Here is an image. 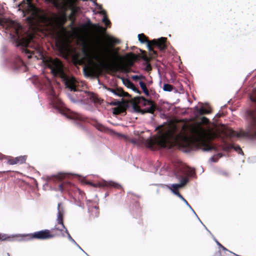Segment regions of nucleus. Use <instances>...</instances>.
Masks as SVG:
<instances>
[{"label": "nucleus", "instance_id": "f8f14e48", "mask_svg": "<svg viewBox=\"0 0 256 256\" xmlns=\"http://www.w3.org/2000/svg\"><path fill=\"white\" fill-rule=\"evenodd\" d=\"M167 38H166L162 37L160 38L148 41V42L152 46L158 48L160 51H164L167 48L166 44Z\"/></svg>", "mask_w": 256, "mask_h": 256}, {"label": "nucleus", "instance_id": "0eeeda50", "mask_svg": "<svg viewBox=\"0 0 256 256\" xmlns=\"http://www.w3.org/2000/svg\"><path fill=\"white\" fill-rule=\"evenodd\" d=\"M193 140L197 143L204 144L206 136V132L200 124L192 126L190 129Z\"/></svg>", "mask_w": 256, "mask_h": 256}, {"label": "nucleus", "instance_id": "f257e3e1", "mask_svg": "<svg viewBox=\"0 0 256 256\" xmlns=\"http://www.w3.org/2000/svg\"><path fill=\"white\" fill-rule=\"evenodd\" d=\"M84 56L87 58H94L100 62L98 64L92 62L84 68V74L86 76H98L102 72V68H106L112 71L120 70L124 72H130V68L134 64V59L136 57L132 52L126 54L125 58L126 62L121 63L124 58L120 56L118 52L110 48L108 44L104 43L102 44L100 41L97 42L92 52H90L86 48L82 50Z\"/></svg>", "mask_w": 256, "mask_h": 256}, {"label": "nucleus", "instance_id": "8fccbe9b", "mask_svg": "<svg viewBox=\"0 0 256 256\" xmlns=\"http://www.w3.org/2000/svg\"><path fill=\"white\" fill-rule=\"evenodd\" d=\"M27 19H28V20H32V18H30V17H28V18H27Z\"/></svg>", "mask_w": 256, "mask_h": 256}, {"label": "nucleus", "instance_id": "de8ad7c7", "mask_svg": "<svg viewBox=\"0 0 256 256\" xmlns=\"http://www.w3.org/2000/svg\"><path fill=\"white\" fill-rule=\"evenodd\" d=\"M90 0L92 2L94 3V4L97 3L96 0Z\"/></svg>", "mask_w": 256, "mask_h": 256}, {"label": "nucleus", "instance_id": "c85d7f7f", "mask_svg": "<svg viewBox=\"0 0 256 256\" xmlns=\"http://www.w3.org/2000/svg\"><path fill=\"white\" fill-rule=\"evenodd\" d=\"M139 84L144 94L147 96H149V92L146 84L142 81H140Z\"/></svg>", "mask_w": 256, "mask_h": 256}, {"label": "nucleus", "instance_id": "c03bdc74", "mask_svg": "<svg viewBox=\"0 0 256 256\" xmlns=\"http://www.w3.org/2000/svg\"><path fill=\"white\" fill-rule=\"evenodd\" d=\"M64 232L66 233V234H67V235H68V238H69L70 240H72V242H74V240L72 238V236H71L70 235V233L68 232V230H67V228H66V230H65Z\"/></svg>", "mask_w": 256, "mask_h": 256}, {"label": "nucleus", "instance_id": "7ed1b4c3", "mask_svg": "<svg viewBox=\"0 0 256 256\" xmlns=\"http://www.w3.org/2000/svg\"><path fill=\"white\" fill-rule=\"evenodd\" d=\"M161 130L159 131L158 137H150L144 140V143L146 146L152 150H156L160 148H168L170 149L174 147L172 140L174 137V130L168 129L166 130H162V126H159Z\"/></svg>", "mask_w": 256, "mask_h": 256}, {"label": "nucleus", "instance_id": "4c0bfd02", "mask_svg": "<svg viewBox=\"0 0 256 256\" xmlns=\"http://www.w3.org/2000/svg\"><path fill=\"white\" fill-rule=\"evenodd\" d=\"M102 22L104 23L105 25L106 26H108L109 25H110L111 24L110 20L107 18L106 15H105V16H104V18L102 20Z\"/></svg>", "mask_w": 256, "mask_h": 256}, {"label": "nucleus", "instance_id": "2f4dec72", "mask_svg": "<svg viewBox=\"0 0 256 256\" xmlns=\"http://www.w3.org/2000/svg\"><path fill=\"white\" fill-rule=\"evenodd\" d=\"M95 127L97 130L100 132H105L106 130V127L99 123H96L95 124Z\"/></svg>", "mask_w": 256, "mask_h": 256}, {"label": "nucleus", "instance_id": "58836bf2", "mask_svg": "<svg viewBox=\"0 0 256 256\" xmlns=\"http://www.w3.org/2000/svg\"><path fill=\"white\" fill-rule=\"evenodd\" d=\"M230 146L232 148L234 149L238 153H240V152H242V148L238 146H235L234 145L232 144V145H230Z\"/></svg>", "mask_w": 256, "mask_h": 256}, {"label": "nucleus", "instance_id": "5701e85b", "mask_svg": "<svg viewBox=\"0 0 256 256\" xmlns=\"http://www.w3.org/2000/svg\"><path fill=\"white\" fill-rule=\"evenodd\" d=\"M196 110L200 115H203L205 114H210L212 112V108L208 107V108H204L203 107L198 108V107L196 108Z\"/></svg>", "mask_w": 256, "mask_h": 256}, {"label": "nucleus", "instance_id": "79ce46f5", "mask_svg": "<svg viewBox=\"0 0 256 256\" xmlns=\"http://www.w3.org/2000/svg\"><path fill=\"white\" fill-rule=\"evenodd\" d=\"M152 70V67L150 64H148L145 68V70L148 72H150Z\"/></svg>", "mask_w": 256, "mask_h": 256}, {"label": "nucleus", "instance_id": "72a5a7b5", "mask_svg": "<svg viewBox=\"0 0 256 256\" xmlns=\"http://www.w3.org/2000/svg\"><path fill=\"white\" fill-rule=\"evenodd\" d=\"M188 178L186 177H182L180 180V183L178 184L182 188L188 182Z\"/></svg>", "mask_w": 256, "mask_h": 256}, {"label": "nucleus", "instance_id": "4468645a", "mask_svg": "<svg viewBox=\"0 0 256 256\" xmlns=\"http://www.w3.org/2000/svg\"><path fill=\"white\" fill-rule=\"evenodd\" d=\"M26 8L24 12L27 14H30L32 16L36 14L38 12V8L32 2V0H26Z\"/></svg>", "mask_w": 256, "mask_h": 256}, {"label": "nucleus", "instance_id": "20e7f679", "mask_svg": "<svg viewBox=\"0 0 256 256\" xmlns=\"http://www.w3.org/2000/svg\"><path fill=\"white\" fill-rule=\"evenodd\" d=\"M48 66L55 76L60 77L66 87L71 91H78L77 82L74 77L70 78L64 71L62 62L58 58H50L47 62Z\"/></svg>", "mask_w": 256, "mask_h": 256}, {"label": "nucleus", "instance_id": "9d476101", "mask_svg": "<svg viewBox=\"0 0 256 256\" xmlns=\"http://www.w3.org/2000/svg\"><path fill=\"white\" fill-rule=\"evenodd\" d=\"M138 102H140L141 101L144 102V105L149 106L150 107L144 110H141L140 112L142 114L150 113L154 114L156 110V106L154 102L151 100H148L143 96L138 97L137 98Z\"/></svg>", "mask_w": 256, "mask_h": 256}, {"label": "nucleus", "instance_id": "f03ea898", "mask_svg": "<svg viewBox=\"0 0 256 256\" xmlns=\"http://www.w3.org/2000/svg\"><path fill=\"white\" fill-rule=\"evenodd\" d=\"M250 98L251 101L255 104L256 108L248 110L246 112V120L248 122L246 130H242L237 132L232 128H227L222 131L226 137H246L250 138H256V89L253 90L252 94L250 96Z\"/></svg>", "mask_w": 256, "mask_h": 256}, {"label": "nucleus", "instance_id": "dca6fc26", "mask_svg": "<svg viewBox=\"0 0 256 256\" xmlns=\"http://www.w3.org/2000/svg\"><path fill=\"white\" fill-rule=\"evenodd\" d=\"M61 206H62L61 203L58 204V217H57L56 220H57L58 224L61 225V226L62 228H65V226L64 224V221H63L64 214V208Z\"/></svg>", "mask_w": 256, "mask_h": 256}, {"label": "nucleus", "instance_id": "473e14b6", "mask_svg": "<svg viewBox=\"0 0 256 256\" xmlns=\"http://www.w3.org/2000/svg\"><path fill=\"white\" fill-rule=\"evenodd\" d=\"M66 175V174H65L60 173V174H58L57 175L54 176V177L56 180H61L65 178Z\"/></svg>", "mask_w": 256, "mask_h": 256}, {"label": "nucleus", "instance_id": "6ab92c4d", "mask_svg": "<svg viewBox=\"0 0 256 256\" xmlns=\"http://www.w3.org/2000/svg\"><path fill=\"white\" fill-rule=\"evenodd\" d=\"M110 104L112 106H118L114 108V114H120L126 112V108L122 106L119 101L112 102Z\"/></svg>", "mask_w": 256, "mask_h": 256}, {"label": "nucleus", "instance_id": "aec40b11", "mask_svg": "<svg viewBox=\"0 0 256 256\" xmlns=\"http://www.w3.org/2000/svg\"><path fill=\"white\" fill-rule=\"evenodd\" d=\"M180 175L188 174L190 176H192L194 174V170L188 166H182L178 168Z\"/></svg>", "mask_w": 256, "mask_h": 256}, {"label": "nucleus", "instance_id": "f704fd0d", "mask_svg": "<svg viewBox=\"0 0 256 256\" xmlns=\"http://www.w3.org/2000/svg\"><path fill=\"white\" fill-rule=\"evenodd\" d=\"M94 5L96 6L98 9L101 10V11L99 12L100 14H101L104 15H106V12L104 10H102V5L98 4V3H96Z\"/></svg>", "mask_w": 256, "mask_h": 256}, {"label": "nucleus", "instance_id": "864d4df0", "mask_svg": "<svg viewBox=\"0 0 256 256\" xmlns=\"http://www.w3.org/2000/svg\"><path fill=\"white\" fill-rule=\"evenodd\" d=\"M2 172H0V173H2Z\"/></svg>", "mask_w": 256, "mask_h": 256}, {"label": "nucleus", "instance_id": "c756f323", "mask_svg": "<svg viewBox=\"0 0 256 256\" xmlns=\"http://www.w3.org/2000/svg\"><path fill=\"white\" fill-rule=\"evenodd\" d=\"M174 89V86L168 84H164L163 86V90L166 92H171Z\"/></svg>", "mask_w": 256, "mask_h": 256}, {"label": "nucleus", "instance_id": "a211bd4d", "mask_svg": "<svg viewBox=\"0 0 256 256\" xmlns=\"http://www.w3.org/2000/svg\"><path fill=\"white\" fill-rule=\"evenodd\" d=\"M108 90L117 96L122 97H128L130 96L128 93L124 92L123 89L121 88H108Z\"/></svg>", "mask_w": 256, "mask_h": 256}, {"label": "nucleus", "instance_id": "3c124183", "mask_svg": "<svg viewBox=\"0 0 256 256\" xmlns=\"http://www.w3.org/2000/svg\"><path fill=\"white\" fill-rule=\"evenodd\" d=\"M28 58H31V56H28Z\"/></svg>", "mask_w": 256, "mask_h": 256}, {"label": "nucleus", "instance_id": "1a4fd4ad", "mask_svg": "<svg viewBox=\"0 0 256 256\" xmlns=\"http://www.w3.org/2000/svg\"><path fill=\"white\" fill-rule=\"evenodd\" d=\"M56 46L59 52L63 56L66 55L70 52V43L64 38H58L56 40Z\"/></svg>", "mask_w": 256, "mask_h": 256}, {"label": "nucleus", "instance_id": "4be33fe9", "mask_svg": "<svg viewBox=\"0 0 256 256\" xmlns=\"http://www.w3.org/2000/svg\"><path fill=\"white\" fill-rule=\"evenodd\" d=\"M16 236H8L6 234H3L0 233V241H14L15 240Z\"/></svg>", "mask_w": 256, "mask_h": 256}, {"label": "nucleus", "instance_id": "c9c22d12", "mask_svg": "<svg viewBox=\"0 0 256 256\" xmlns=\"http://www.w3.org/2000/svg\"><path fill=\"white\" fill-rule=\"evenodd\" d=\"M72 118L78 120H84V118L78 114H74V116L72 117Z\"/></svg>", "mask_w": 256, "mask_h": 256}, {"label": "nucleus", "instance_id": "2eb2a0df", "mask_svg": "<svg viewBox=\"0 0 256 256\" xmlns=\"http://www.w3.org/2000/svg\"><path fill=\"white\" fill-rule=\"evenodd\" d=\"M98 186L100 188H114L116 189L120 190L122 188L121 186L118 184L114 182L110 181H103L100 182L98 184Z\"/></svg>", "mask_w": 256, "mask_h": 256}, {"label": "nucleus", "instance_id": "a19ab883", "mask_svg": "<svg viewBox=\"0 0 256 256\" xmlns=\"http://www.w3.org/2000/svg\"><path fill=\"white\" fill-rule=\"evenodd\" d=\"M201 122L203 124H208L210 122L209 120L205 116H202L200 118Z\"/></svg>", "mask_w": 256, "mask_h": 256}, {"label": "nucleus", "instance_id": "49530a36", "mask_svg": "<svg viewBox=\"0 0 256 256\" xmlns=\"http://www.w3.org/2000/svg\"><path fill=\"white\" fill-rule=\"evenodd\" d=\"M94 208L97 211V212L98 213V206H94Z\"/></svg>", "mask_w": 256, "mask_h": 256}, {"label": "nucleus", "instance_id": "e433bc0d", "mask_svg": "<svg viewBox=\"0 0 256 256\" xmlns=\"http://www.w3.org/2000/svg\"><path fill=\"white\" fill-rule=\"evenodd\" d=\"M132 78L133 79V80L137 81L138 80L145 79V76H142V75H140V76L136 75V76H132Z\"/></svg>", "mask_w": 256, "mask_h": 256}, {"label": "nucleus", "instance_id": "39448f33", "mask_svg": "<svg viewBox=\"0 0 256 256\" xmlns=\"http://www.w3.org/2000/svg\"><path fill=\"white\" fill-rule=\"evenodd\" d=\"M82 27L86 30L95 31L104 34L106 40L110 44H114L120 42L119 40L106 34V28L100 26L98 24H92L90 19L88 20L87 22L82 25Z\"/></svg>", "mask_w": 256, "mask_h": 256}, {"label": "nucleus", "instance_id": "ea45409f", "mask_svg": "<svg viewBox=\"0 0 256 256\" xmlns=\"http://www.w3.org/2000/svg\"><path fill=\"white\" fill-rule=\"evenodd\" d=\"M68 19L72 20V24L76 20V16L72 12H70V15L68 16Z\"/></svg>", "mask_w": 256, "mask_h": 256}, {"label": "nucleus", "instance_id": "37998d69", "mask_svg": "<svg viewBox=\"0 0 256 256\" xmlns=\"http://www.w3.org/2000/svg\"><path fill=\"white\" fill-rule=\"evenodd\" d=\"M178 196L180 198H181L186 204V205L190 206L188 202L186 201V200L183 197V196L180 194H179V195Z\"/></svg>", "mask_w": 256, "mask_h": 256}, {"label": "nucleus", "instance_id": "7c9ffc66", "mask_svg": "<svg viewBox=\"0 0 256 256\" xmlns=\"http://www.w3.org/2000/svg\"><path fill=\"white\" fill-rule=\"evenodd\" d=\"M124 137L126 140L129 142H130L134 144H138V140L136 138H130L128 136H124Z\"/></svg>", "mask_w": 256, "mask_h": 256}, {"label": "nucleus", "instance_id": "f3484780", "mask_svg": "<svg viewBox=\"0 0 256 256\" xmlns=\"http://www.w3.org/2000/svg\"><path fill=\"white\" fill-rule=\"evenodd\" d=\"M66 228H62L61 226H58V224L56 225L54 228L50 230V235L52 236V238L55 237L59 236L61 234L64 236L63 232L65 230Z\"/></svg>", "mask_w": 256, "mask_h": 256}, {"label": "nucleus", "instance_id": "393cba45", "mask_svg": "<svg viewBox=\"0 0 256 256\" xmlns=\"http://www.w3.org/2000/svg\"><path fill=\"white\" fill-rule=\"evenodd\" d=\"M70 185L69 182H62L59 184L58 190L62 192L65 190H68Z\"/></svg>", "mask_w": 256, "mask_h": 256}, {"label": "nucleus", "instance_id": "a18cd8bd", "mask_svg": "<svg viewBox=\"0 0 256 256\" xmlns=\"http://www.w3.org/2000/svg\"><path fill=\"white\" fill-rule=\"evenodd\" d=\"M8 156H6L0 153V160H2L3 159H8Z\"/></svg>", "mask_w": 256, "mask_h": 256}, {"label": "nucleus", "instance_id": "6e6552de", "mask_svg": "<svg viewBox=\"0 0 256 256\" xmlns=\"http://www.w3.org/2000/svg\"><path fill=\"white\" fill-rule=\"evenodd\" d=\"M26 236L28 240L32 239L44 240L52 238V236L50 235V230L46 229L28 234Z\"/></svg>", "mask_w": 256, "mask_h": 256}, {"label": "nucleus", "instance_id": "9b49d317", "mask_svg": "<svg viewBox=\"0 0 256 256\" xmlns=\"http://www.w3.org/2000/svg\"><path fill=\"white\" fill-rule=\"evenodd\" d=\"M176 140L180 147L190 148L192 146V140L186 134H178L176 136Z\"/></svg>", "mask_w": 256, "mask_h": 256}, {"label": "nucleus", "instance_id": "a878e982", "mask_svg": "<svg viewBox=\"0 0 256 256\" xmlns=\"http://www.w3.org/2000/svg\"><path fill=\"white\" fill-rule=\"evenodd\" d=\"M67 20V16L64 11V12L58 18V21L63 26Z\"/></svg>", "mask_w": 256, "mask_h": 256}, {"label": "nucleus", "instance_id": "bb28decb", "mask_svg": "<svg viewBox=\"0 0 256 256\" xmlns=\"http://www.w3.org/2000/svg\"><path fill=\"white\" fill-rule=\"evenodd\" d=\"M153 46L152 44L148 42V49L150 52V54H152V58H155L158 56L157 52L154 50L153 48Z\"/></svg>", "mask_w": 256, "mask_h": 256}, {"label": "nucleus", "instance_id": "b1692460", "mask_svg": "<svg viewBox=\"0 0 256 256\" xmlns=\"http://www.w3.org/2000/svg\"><path fill=\"white\" fill-rule=\"evenodd\" d=\"M166 186L176 196H178L180 194L178 188L181 187L178 184H172L171 186Z\"/></svg>", "mask_w": 256, "mask_h": 256}, {"label": "nucleus", "instance_id": "412c9836", "mask_svg": "<svg viewBox=\"0 0 256 256\" xmlns=\"http://www.w3.org/2000/svg\"><path fill=\"white\" fill-rule=\"evenodd\" d=\"M124 84L128 88L132 89L134 92L139 94L141 93L140 91L135 86L134 84L130 80L126 79Z\"/></svg>", "mask_w": 256, "mask_h": 256}, {"label": "nucleus", "instance_id": "cd10ccee", "mask_svg": "<svg viewBox=\"0 0 256 256\" xmlns=\"http://www.w3.org/2000/svg\"><path fill=\"white\" fill-rule=\"evenodd\" d=\"M138 40L142 43L147 42V44H148V42L150 41L148 38L144 34H138Z\"/></svg>", "mask_w": 256, "mask_h": 256}, {"label": "nucleus", "instance_id": "09e8293b", "mask_svg": "<svg viewBox=\"0 0 256 256\" xmlns=\"http://www.w3.org/2000/svg\"><path fill=\"white\" fill-rule=\"evenodd\" d=\"M20 64H21L22 65H23V64H24V62H23L21 60H20Z\"/></svg>", "mask_w": 256, "mask_h": 256}, {"label": "nucleus", "instance_id": "603ef678", "mask_svg": "<svg viewBox=\"0 0 256 256\" xmlns=\"http://www.w3.org/2000/svg\"><path fill=\"white\" fill-rule=\"evenodd\" d=\"M82 1H86L87 0H82Z\"/></svg>", "mask_w": 256, "mask_h": 256}, {"label": "nucleus", "instance_id": "423d86ee", "mask_svg": "<svg viewBox=\"0 0 256 256\" xmlns=\"http://www.w3.org/2000/svg\"><path fill=\"white\" fill-rule=\"evenodd\" d=\"M46 2L52 3L56 8L66 11L67 9L71 10V12L76 15L79 8L74 6L77 0H45Z\"/></svg>", "mask_w": 256, "mask_h": 256}, {"label": "nucleus", "instance_id": "ddd939ff", "mask_svg": "<svg viewBox=\"0 0 256 256\" xmlns=\"http://www.w3.org/2000/svg\"><path fill=\"white\" fill-rule=\"evenodd\" d=\"M26 156H21L16 158L9 156L8 158V163L10 165L20 164L26 162Z\"/></svg>", "mask_w": 256, "mask_h": 256}]
</instances>
